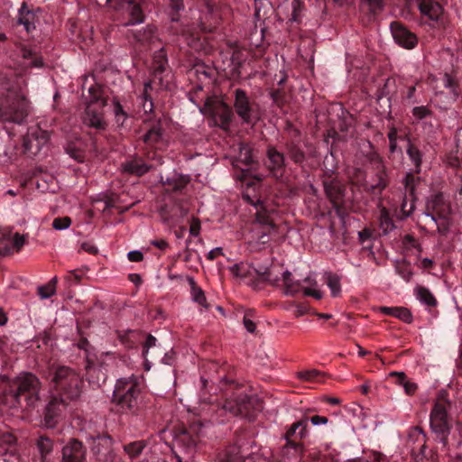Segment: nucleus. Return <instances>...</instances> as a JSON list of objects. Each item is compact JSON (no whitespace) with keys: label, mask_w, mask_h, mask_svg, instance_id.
<instances>
[{"label":"nucleus","mask_w":462,"mask_h":462,"mask_svg":"<svg viewBox=\"0 0 462 462\" xmlns=\"http://www.w3.org/2000/svg\"><path fill=\"white\" fill-rule=\"evenodd\" d=\"M46 379L50 382L54 397L46 407L45 422L52 427L67 402L80 396L84 381L75 369L66 365L51 367Z\"/></svg>","instance_id":"nucleus-1"},{"label":"nucleus","mask_w":462,"mask_h":462,"mask_svg":"<svg viewBox=\"0 0 462 462\" xmlns=\"http://www.w3.org/2000/svg\"><path fill=\"white\" fill-rule=\"evenodd\" d=\"M251 183L243 193V199L256 208V222L247 235V243L252 251L263 249L270 242L275 231V226L269 215L263 211V202L256 196H251L249 189Z\"/></svg>","instance_id":"nucleus-2"},{"label":"nucleus","mask_w":462,"mask_h":462,"mask_svg":"<svg viewBox=\"0 0 462 462\" xmlns=\"http://www.w3.org/2000/svg\"><path fill=\"white\" fill-rule=\"evenodd\" d=\"M216 413V421L224 423L230 418L241 417L254 420L255 411L261 409L256 396L245 393L234 394L221 404L213 406Z\"/></svg>","instance_id":"nucleus-3"},{"label":"nucleus","mask_w":462,"mask_h":462,"mask_svg":"<svg viewBox=\"0 0 462 462\" xmlns=\"http://www.w3.org/2000/svg\"><path fill=\"white\" fill-rule=\"evenodd\" d=\"M451 206L444 194L437 193L428 198L425 210L418 216V221L423 228H437L439 234L446 235L449 228L448 216Z\"/></svg>","instance_id":"nucleus-4"},{"label":"nucleus","mask_w":462,"mask_h":462,"mask_svg":"<svg viewBox=\"0 0 462 462\" xmlns=\"http://www.w3.org/2000/svg\"><path fill=\"white\" fill-rule=\"evenodd\" d=\"M41 382L31 373H24L12 380L5 391L4 402L9 408H16L21 395L26 394L29 406H34L40 400Z\"/></svg>","instance_id":"nucleus-5"},{"label":"nucleus","mask_w":462,"mask_h":462,"mask_svg":"<svg viewBox=\"0 0 462 462\" xmlns=\"http://www.w3.org/2000/svg\"><path fill=\"white\" fill-rule=\"evenodd\" d=\"M263 274H266V281L271 284L282 288L286 295H294L302 291L305 296H311L317 300L323 297V292L318 288L316 282L307 278L303 282L309 285H304L300 281L293 280L291 273L282 267L264 269Z\"/></svg>","instance_id":"nucleus-6"},{"label":"nucleus","mask_w":462,"mask_h":462,"mask_svg":"<svg viewBox=\"0 0 462 462\" xmlns=\"http://www.w3.org/2000/svg\"><path fill=\"white\" fill-rule=\"evenodd\" d=\"M29 113V101L22 89L7 88L0 96V120L21 124Z\"/></svg>","instance_id":"nucleus-7"},{"label":"nucleus","mask_w":462,"mask_h":462,"mask_svg":"<svg viewBox=\"0 0 462 462\" xmlns=\"http://www.w3.org/2000/svg\"><path fill=\"white\" fill-rule=\"evenodd\" d=\"M85 98L84 124L96 129H105L106 123L104 119V107L107 105V100L104 97L101 87L98 85L90 86Z\"/></svg>","instance_id":"nucleus-8"},{"label":"nucleus","mask_w":462,"mask_h":462,"mask_svg":"<svg viewBox=\"0 0 462 462\" xmlns=\"http://www.w3.org/2000/svg\"><path fill=\"white\" fill-rule=\"evenodd\" d=\"M140 392V381L137 376L132 374L121 377L115 385L113 402L124 411H132L137 406Z\"/></svg>","instance_id":"nucleus-9"},{"label":"nucleus","mask_w":462,"mask_h":462,"mask_svg":"<svg viewBox=\"0 0 462 462\" xmlns=\"http://www.w3.org/2000/svg\"><path fill=\"white\" fill-rule=\"evenodd\" d=\"M449 408V401L443 396H439L435 402L430 415V428L444 446L447 445L448 436L451 429L450 418L448 413Z\"/></svg>","instance_id":"nucleus-10"},{"label":"nucleus","mask_w":462,"mask_h":462,"mask_svg":"<svg viewBox=\"0 0 462 462\" xmlns=\"http://www.w3.org/2000/svg\"><path fill=\"white\" fill-rule=\"evenodd\" d=\"M234 155H231V163L233 167L240 173H236V178L245 180L249 174V170L255 163L254 154L252 147L247 143H238L233 147Z\"/></svg>","instance_id":"nucleus-11"},{"label":"nucleus","mask_w":462,"mask_h":462,"mask_svg":"<svg viewBox=\"0 0 462 462\" xmlns=\"http://www.w3.org/2000/svg\"><path fill=\"white\" fill-rule=\"evenodd\" d=\"M172 80V75L168 67V59L163 49L155 52L152 60V79L149 82L157 85L161 89H167Z\"/></svg>","instance_id":"nucleus-12"},{"label":"nucleus","mask_w":462,"mask_h":462,"mask_svg":"<svg viewBox=\"0 0 462 462\" xmlns=\"http://www.w3.org/2000/svg\"><path fill=\"white\" fill-rule=\"evenodd\" d=\"M114 9L123 17L124 26L139 24L143 22V14L140 5L133 0H108Z\"/></svg>","instance_id":"nucleus-13"},{"label":"nucleus","mask_w":462,"mask_h":462,"mask_svg":"<svg viewBox=\"0 0 462 462\" xmlns=\"http://www.w3.org/2000/svg\"><path fill=\"white\" fill-rule=\"evenodd\" d=\"M49 138V133L38 125L29 127L26 135L23 137V152L28 156L37 155L42 148L48 143Z\"/></svg>","instance_id":"nucleus-14"},{"label":"nucleus","mask_w":462,"mask_h":462,"mask_svg":"<svg viewBox=\"0 0 462 462\" xmlns=\"http://www.w3.org/2000/svg\"><path fill=\"white\" fill-rule=\"evenodd\" d=\"M234 106L243 122L248 124L257 118L254 105L250 102L249 97L243 89H236Z\"/></svg>","instance_id":"nucleus-15"},{"label":"nucleus","mask_w":462,"mask_h":462,"mask_svg":"<svg viewBox=\"0 0 462 462\" xmlns=\"http://www.w3.org/2000/svg\"><path fill=\"white\" fill-rule=\"evenodd\" d=\"M418 8L423 18L431 22V25L443 23L444 9L435 0H418Z\"/></svg>","instance_id":"nucleus-16"},{"label":"nucleus","mask_w":462,"mask_h":462,"mask_svg":"<svg viewBox=\"0 0 462 462\" xmlns=\"http://www.w3.org/2000/svg\"><path fill=\"white\" fill-rule=\"evenodd\" d=\"M390 29L393 40L398 45L405 49H413L417 45V36L400 22L395 21L391 23Z\"/></svg>","instance_id":"nucleus-17"},{"label":"nucleus","mask_w":462,"mask_h":462,"mask_svg":"<svg viewBox=\"0 0 462 462\" xmlns=\"http://www.w3.org/2000/svg\"><path fill=\"white\" fill-rule=\"evenodd\" d=\"M92 450L97 459L103 462L111 461L114 458L113 439L108 435L98 436L94 439Z\"/></svg>","instance_id":"nucleus-18"},{"label":"nucleus","mask_w":462,"mask_h":462,"mask_svg":"<svg viewBox=\"0 0 462 462\" xmlns=\"http://www.w3.org/2000/svg\"><path fill=\"white\" fill-rule=\"evenodd\" d=\"M87 450L77 439H70L62 448V462H86Z\"/></svg>","instance_id":"nucleus-19"},{"label":"nucleus","mask_w":462,"mask_h":462,"mask_svg":"<svg viewBox=\"0 0 462 462\" xmlns=\"http://www.w3.org/2000/svg\"><path fill=\"white\" fill-rule=\"evenodd\" d=\"M229 271L232 275L238 278L257 276L260 279L266 281V274H263L264 270H258L248 263L241 262L239 263H236L229 267Z\"/></svg>","instance_id":"nucleus-20"},{"label":"nucleus","mask_w":462,"mask_h":462,"mask_svg":"<svg viewBox=\"0 0 462 462\" xmlns=\"http://www.w3.org/2000/svg\"><path fill=\"white\" fill-rule=\"evenodd\" d=\"M413 181V176L411 173H407L404 178V186L407 191L411 193V199H408L406 195L402 198V202L401 204L399 217L401 219H405L411 216L413 212L415 205L414 199L412 198L413 187L411 186Z\"/></svg>","instance_id":"nucleus-21"},{"label":"nucleus","mask_w":462,"mask_h":462,"mask_svg":"<svg viewBox=\"0 0 462 462\" xmlns=\"http://www.w3.org/2000/svg\"><path fill=\"white\" fill-rule=\"evenodd\" d=\"M121 168L123 172L138 177L144 175L151 169V167L139 157L125 161L121 164Z\"/></svg>","instance_id":"nucleus-22"},{"label":"nucleus","mask_w":462,"mask_h":462,"mask_svg":"<svg viewBox=\"0 0 462 462\" xmlns=\"http://www.w3.org/2000/svg\"><path fill=\"white\" fill-rule=\"evenodd\" d=\"M408 443H411V451L424 456L426 435L419 427L411 428L408 434Z\"/></svg>","instance_id":"nucleus-23"},{"label":"nucleus","mask_w":462,"mask_h":462,"mask_svg":"<svg viewBox=\"0 0 462 462\" xmlns=\"http://www.w3.org/2000/svg\"><path fill=\"white\" fill-rule=\"evenodd\" d=\"M267 156L269 161L268 167L273 176H282L284 168L283 154L278 152L275 148L270 147L267 151Z\"/></svg>","instance_id":"nucleus-24"},{"label":"nucleus","mask_w":462,"mask_h":462,"mask_svg":"<svg viewBox=\"0 0 462 462\" xmlns=\"http://www.w3.org/2000/svg\"><path fill=\"white\" fill-rule=\"evenodd\" d=\"M383 6V0H361L360 3V10L368 15L369 20L381 14Z\"/></svg>","instance_id":"nucleus-25"},{"label":"nucleus","mask_w":462,"mask_h":462,"mask_svg":"<svg viewBox=\"0 0 462 462\" xmlns=\"http://www.w3.org/2000/svg\"><path fill=\"white\" fill-rule=\"evenodd\" d=\"M380 311L383 315L395 317L405 323L412 321L411 311L404 307H381Z\"/></svg>","instance_id":"nucleus-26"},{"label":"nucleus","mask_w":462,"mask_h":462,"mask_svg":"<svg viewBox=\"0 0 462 462\" xmlns=\"http://www.w3.org/2000/svg\"><path fill=\"white\" fill-rule=\"evenodd\" d=\"M34 20V14L27 9L25 4H23L18 11V23L23 25L27 32H30L35 29Z\"/></svg>","instance_id":"nucleus-27"},{"label":"nucleus","mask_w":462,"mask_h":462,"mask_svg":"<svg viewBox=\"0 0 462 462\" xmlns=\"http://www.w3.org/2000/svg\"><path fill=\"white\" fill-rule=\"evenodd\" d=\"M24 245L23 236L16 233L10 240L9 244L5 246H0V255H9L14 252H19Z\"/></svg>","instance_id":"nucleus-28"},{"label":"nucleus","mask_w":462,"mask_h":462,"mask_svg":"<svg viewBox=\"0 0 462 462\" xmlns=\"http://www.w3.org/2000/svg\"><path fill=\"white\" fill-rule=\"evenodd\" d=\"M298 378L303 382L312 384L321 383L325 381V374L317 369L300 371L297 374Z\"/></svg>","instance_id":"nucleus-29"},{"label":"nucleus","mask_w":462,"mask_h":462,"mask_svg":"<svg viewBox=\"0 0 462 462\" xmlns=\"http://www.w3.org/2000/svg\"><path fill=\"white\" fill-rule=\"evenodd\" d=\"M145 447L146 443L144 440H136L125 444L124 446V450L130 459H134L142 454Z\"/></svg>","instance_id":"nucleus-30"},{"label":"nucleus","mask_w":462,"mask_h":462,"mask_svg":"<svg viewBox=\"0 0 462 462\" xmlns=\"http://www.w3.org/2000/svg\"><path fill=\"white\" fill-rule=\"evenodd\" d=\"M390 376L397 377V383L403 386L404 392L408 395H412L418 389V386L415 383L408 381L406 379V375L402 372H392Z\"/></svg>","instance_id":"nucleus-31"},{"label":"nucleus","mask_w":462,"mask_h":462,"mask_svg":"<svg viewBox=\"0 0 462 462\" xmlns=\"http://www.w3.org/2000/svg\"><path fill=\"white\" fill-rule=\"evenodd\" d=\"M417 299L423 304L432 307L437 304V300L430 291L425 287L418 286L415 289Z\"/></svg>","instance_id":"nucleus-32"},{"label":"nucleus","mask_w":462,"mask_h":462,"mask_svg":"<svg viewBox=\"0 0 462 462\" xmlns=\"http://www.w3.org/2000/svg\"><path fill=\"white\" fill-rule=\"evenodd\" d=\"M14 442L15 438L12 433L0 431V457L5 456L12 449Z\"/></svg>","instance_id":"nucleus-33"},{"label":"nucleus","mask_w":462,"mask_h":462,"mask_svg":"<svg viewBox=\"0 0 462 462\" xmlns=\"http://www.w3.org/2000/svg\"><path fill=\"white\" fill-rule=\"evenodd\" d=\"M152 82H146L144 84L143 93L139 97V102L142 105L143 110L144 114L152 113L153 110V103L152 101V98L149 95V90L152 89Z\"/></svg>","instance_id":"nucleus-34"},{"label":"nucleus","mask_w":462,"mask_h":462,"mask_svg":"<svg viewBox=\"0 0 462 462\" xmlns=\"http://www.w3.org/2000/svg\"><path fill=\"white\" fill-rule=\"evenodd\" d=\"M58 282L57 277H53L46 284L38 287V295L41 299L45 300L51 298L56 293V285Z\"/></svg>","instance_id":"nucleus-35"},{"label":"nucleus","mask_w":462,"mask_h":462,"mask_svg":"<svg viewBox=\"0 0 462 462\" xmlns=\"http://www.w3.org/2000/svg\"><path fill=\"white\" fill-rule=\"evenodd\" d=\"M326 283L330 290L333 297H337L341 293L340 278L337 274L328 273L326 275Z\"/></svg>","instance_id":"nucleus-36"},{"label":"nucleus","mask_w":462,"mask_h":462,"mask_svg":"<svg viewBox=\"0 0 462 462\" xmlns=\"http://www.w3.org/2000/svg\"><path fill=\"white\" fill-rule=\"evenodd\" d=\"M380 228L383 235L389 234L395 228L394 223L385 208H383L380 213Z\"/></svg>","instance_id":"nucleus-37"},{"label":"nucleus","mask_w":462,"mask_h":462,"mask_svg":"<svg viewBox=\"0 0 462 462\" xmlns=\"http://www.w3.org/2000/svg\"><path fill=\"white\" fill-rule=\"evenodd\" d=\"M307 427H308V420H307L294 422L291 426V428L288 430V431L286 433V436H287V438H290V437L293 436L296 433L297 430L300 429V431H299V436H300V439H303L308 434Z\"/></svg>","instance_id":"nucleus-38"},{"label":"nucleus","mask_w":462,"mask_h":462,"mask_svg":"<svg viewBox=\"0 0 462 462\" xmlns=\"http://www.w3.org/2000/svg\"><path fill=\"white\" fill-rule=\"evenodd\" d=\"M407 153H408L411 161L414 164L415 171L417 172H420V164H421L420 152L419 151V149L416 146H414L411 143H409L408 148H407Z\"/></svg>","instance_id":"nucleus-39"},{"label":"nucleus","mask_w":462,"mask_h":462,"mask_svg":"<svg viewBox=\"0 0 462 462\" xmlns=\"http://www.w3.org/2000/svg\"><path fill=\"white\" fill-rule=\"evenodd\" d=\"M328 197L334 204H337L342 199V191L338 185L330 183L325 185Z\"/></svg>","instance_id":"nucleus-40"},{"label":"nucleus","mask_w":462,"mask_h":462,"mask_svg":"<svg viewBox=\"0 0 462 462\" xmlns=\"http://www.w3.org/2000/svg\"><path fill=\"white\" fill-rule=\"evenodd\" d=\"M156 29L153 26H147L143 32H138L134 38L141 42H153L156 39Z\"/></svg>","instance_id":"nucleus-41"},{"label":"nucleus","mask_w":462,"mask_h":462,"mask_svg":"<svg viewBox=\"0 0 462 462\" xmlns=\"http://www.w3.org/2000/svg\"><path fill=\"white\" fill-rule=\"evenodd\" d=\"M162 137V130L159 125H154L148 132L143 135V141L147 143H155Z\"/></svg>","instance_id":"nucleus-42"},{"label":"nucleus","mask_w":462,"mask_h":462,"mask_svg":"<svg viewBox=\"0 0 462 462\" xmlns=\"http://www.w3.org/2000/svg\"><path fill=\"white\" fill-rule=\"evenodd\" d=\"M37 447L43 457L52 450V441L47 437H40L37 440Z\"/></svg>","instance_id":"nucleus-43"},{"label":"nucleus","mask_w":462,"mask_h":462,"mask_svg":"<svg viewBox=\"0 0 462 462\" xmlns=\"http://www.w3.org/2000/svg\"><path fill=\"white\" fill-rule=\"evenodd\" d=\"M71 223V218L69 217H56L53 219L51 226L55 230L62 231L68 229Z\"/></svg>","instance_id":"nucleus-44"},{"label":"nucleus","mask_w":462,"mask_h":462,"mask_svg":"<svg viewBox=\"0 0 462 462\" xmlns=\"http://www.w3.org/2000/svg\"><path fill=\"white\" fill-rule=\"evenodd\" d=\"M112 106L116 122L123 125L126 119V113L124 111L121 104L116 99L113 100Z\"/></svg>","instance_id":"nucleus-45"},{"label":"nucleus","mask_w":462,"mask_h":462,"mask_svg":"<svg viewBox=\"0 0 462 462\" xmlns=\"http://www.w3.org/2000/svg\"><path fill=\"white\" fill-rule=\"evenodd\" d=\"M191 297L194 301L198 302L199 304H200L202 306H205V303H206L205 294H204L203 291L200 288L197 287L193 282H192V286H191Z\"/></svg>","instance_id":"nucleus-46"},{"label":"nucleus","mask_w":462,"mask_h":462,"mask_svg":"<svg viewBox=\"0 0 462 462\" xmlns=\"http://www.w3.org/2000/svg\"><path fill=\"white\" fill-rule=\"evenodd\" d=\"M195 431V426H191L188 430H185L178 439V441H185L188 439V436L189 437L188 448L191 449L193 448L197 442L198 439L192 436V433Z\"/></svg>","instance_id":"nucleus-47"},{"label":"nucleus","mask_w":462,"mask_h":462,"mask_svg":"<svg viewBox=\"0 0 462 462\" xmlns=\"http://www.w3.org/2000/svg\"><path fill=\"white\" fill-rule=\"evenodd\" d=\"M254 4H255V12H254V16L257 20H261L263 18H264L266 13L263 12V14H262V10L265 7H268L270 5V3L266 2L265 0H254Z\"/></svg>","instance_id":"nucleus-48"},{"label":"nucleus","mask_w":462,"mask_h":462,"mask_svg":"<svg viewBox=\"0 0 462 462\" xmlns=\"http://www.w3.org/2000/svg\"><path fill=\"white\" fill-rule=\"evenodd\" d=\"M396 272L406 282H409L411 279L412 275H413L412 272L411 271V268L406 266V265H403V266L399 265V266H397L396 267Z\"/></svg>","instance_id":"nucleus-49"},{"label":"nucleus","mask_w":462,"mask_h":462,"mask_svg":"<svg viewBox=\"0 0 462 462\" xmlns=\"http://www.w3.org/2000/svg\"><path fill=\"white\" fill-rule=\"evenodd\" d=\"M200 221L198 218L192 217L189 226V235L192 236H199L200 233Z\"/></svg>","instance_id":"nucleus-50"},{"label":"nucleus","mask_w":462,"mask_h":462,"mask_svg":"<svg viewBox=\"0 0 462 462\" xmlns=\"http://www.w3.org/2000/svg\"><path fill=\"white\" fill-rule=\"evenodd\" d=\"M430 114V110L424 106H416L412 109V115L417 118V119H423L425 118L428 115Z\"/></svg>","instance_id":"nucleus-51"},{"label":"nucleus","mask_w":462,"mask_h":462,"mask_svg":"<svg viewBox=\"0 0 462 462\" xmlns=\"http://www.w3.org/2000/svg\"><path fill=\"white\" fill-rule=\"evenodd\" d=\"M220 125L222 128H226L230 122V111L227 107H223V112L220 115Z\"/></svg>","instance_id":"nucleus-52"},{"label":"nucleus","mask_w":462,"mask_h":462,"mask_svg":"<svg viewBox=\"0 0 462 462\" xmlns=\"http://www.w3.org/2000/svg\"><path fill=\"white\" fill-rule=\"evenodd\" d=\"M244 326L249 333H254L256 328L255 323L250 319V313H246L244 317Z\"/></svg>","instance_id":"nucleus-53"},{"label":"nucleus","mask_w":462,"mask_h":462,"mask_svg":"<svg viewBox=\"0 0 462 462\" xmlns=\"http://www.w3.org/2000/svg\"><path fill=\"white\" fill-rule=\"evenodd\" d=\"M448 91L450 94L449 103L456 102L458 99V97H460V91H459V88H458L457 84L456 83L455 85H453L448 89Z\"/></svg>","instance_id":"nucleus-54"},{"label":"nucleus","mask_w":462,"mask_h":462,"mask_svg":"<svg viewBox=\"0 0 462 462\" xmlns=\"http://www.w3.org/2000/svg\"><path fill=\"white\" fill-rule=\"evenodd\" d=\"M310 421L314 426H319L326 425L328 422V420L327 417L324 416L314 415L310 419Z\"/></svg>","instance_id":"nucleus-55"},{"label":"nucleus","mask_w":462,"mask_h":462,"mask_svg":"<svg viewBox=\"0 0 462 462\" xmlns=\"http://www.w3.org/2000/svg\"><path fill=\"white\" fill-rule=\"evenodd\" d=\"M127 257H128L129 261H131V262H140L143 260V255L142 252L135 250V251L129 252L127 254Z\"/></svg>","instance_id":"nucleus-56"},{"label":"nucleus","mask_w":462,"mask_h":462,"mask_svg":"<svg viewBox=\"0 0 462 462\" xmlns=\"http://www.w3.org/2000/svg\"><path fill=\"white\" fill-rule=\"evenodd\" d=\"M155 344H156V338L153 336L149 335L145 340L143 354L146 355L149 348L152 346H154Z\"/></svg>","instance_id":"nucleus-57"},{"label":"nucleus","mask_w":462,"mask_h":462,"mask_svg":"<svg viewBox=\"0 0 462 462\" xmlns=\"http://www.w3.org/2000/svg\"><path fill=\"white\" fill-rule=\"evenodd\" d=\"M291 157L295 162L300 163L304 160V153L298 149H294L291 152Z\"/></svg>","instance_id":"nucleus-58"},{"label":"nucleus","mask_w":462,"mask_h":462,"mask_svg":"<svg viewBox=\"0 0 462 462\" xmlns=\"http://www.w3.org/2000/svg\"><path fill=\"white\" fill-rule=\"evenodd\" d=\"M220 254H223V249L221 247H216L208 252L207 257L208 260H214Z\"/></svg>","instance_id":"nucleus-59"},{"label":"nucleus","mask_w":462,"mask_h":462,"mask_svg":"<svg viewBox=\"0 0 462 462\" xmlns=\"http://www.w3.org/2000/svg\"><path fill=\"white\" fill-rule=\"evenodd\" d=\"M151 244L161 250H165L169 246L168 242L164 239L153 240Z\"/></svg>","instance_id":"nucleus-60"},{"label":"nucleus","mask_w":462,"mask_h":462,"mask_svg":"<svg viewBox=\"0 0 462 462\" xmlns=\"http://www.w3.org/2000/svg\"><path fill=\"white\" fill-rule=\"evenodd\" d=\"M170 6L173 11L178 12L183 8L182 0H170Z\"/></svg>","instance_id":"nucleus-61"},{"label":"nucleus","mask_w":462,"mask_h":462,"mask_svg":"<svg viewBox=\"0 0 462 462\" xmlns=\"http://www.w3.org/2000/svg\"><path fill=\"white\" fill-rule=\"evenodd\" d=\"M456 84V81L453 79V78L448 74L444 76L443 79V85L447 89H449L453 85Z\"/></svg>","instance_id":"nucleus-62"},{"label":"nucleus","mask_w":462,"mask_h":462,"mask_svg":"<svg viewBox=\"0 0 462 462\" xmlns=\"http://www.w3.org/2000/svg\"><path fill=\"white\" fill-rule=\"evenodd\" d=\"M358 236L361 243L368 240L371 237V231L369 229H364L358 232Z\"/></svg>","instance_id":"nucleus-63"},{"label":"nucleus","mask_w":462,"mask_h":462,"mask_svg":"<svg viewBox=\"0 0 462 462\" xmlns=\"http://www.w3.org/2000/svg\"><path fill=\"white\" fill-rule=\"evenodd\" d=\"M162 362L165 365H171L173 362V353H166L162 359Z\"/></svg>","instance_id":"nucleus-64"}]
</instances>
